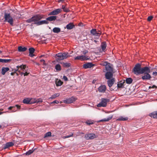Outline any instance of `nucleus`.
<instances>
[{
  "label": "nucleus",
  "mask_w": 157,
  "mask_h": 157,
  "mask_svg": "<svg viewBox=\"0 0 157 157\" xmlns=\"http://www.w3.org/2000/svg\"><path fill=\"white\" fill-rule=\"evenodd\" d=\"M149 116L154 118H157V111L150 113L149 114Z\"/></svg>",
  "instance_id": "28"
},
{
  "label": "nucleus",
  "mask_w": 157,
  "mask_h": 157,
  "mask_svg": "<svg viewBox=\"0 0 157 157\" xmlns=\"http://www.w3.org/2000/svg\"><path fill=\"white\" fill-rule=\"evenodd\" d=\"M67 5L66 4L65 6L62 5V9L63 10V11L65 12H68L70 11L69 8L67 7Z\"/></svg>",
  "instance_id": "30"
},
{
  "label": "nucleus",
  "mask_w": 157,
  "mask_h": 157,
  "mask_svg": "<svg viewBox=\"0 0 157 157\" xmlns=\"http://www.w3.org/2000/svg\"><path fill=\"white\" fill-rule=\"evenodd\" d=\"M40 62H42L43 63V64L44 65H46V64L45 63V61L43 59H41L40 60Z\"/></svg>",
  "instance_id": "48"
},
{
  "label": "nucleus",
  "mask_w": 157,
  "mask_h": 157,
  "mask_svg": "<svg viewBox=\"0 0 157 157\" xmlns=\"http://www.w3.org/2000/svg\"><path fill=\"white\" fill-rule=\"evenodd\" d=\"M26 67V65H22V69H25Z\"/></svg>",
  "instance_id": "55"
},
{
  "label": "nucleus",
  "mask_w": 157,
  "mask_h": 157,
  "mask_svg": "<svg viewBox=\"0 0 157 157\" xmlns=\"http://www.w3.org/2000/svg\"><path fill=\"white\" fill-rule=\"evenodd\" d=\"M90 59V57L86 56H83V55L80 56L76 57L75 58V60H80L82 61L87 60Z\"/></svg>",
  "instance_id": "9"
},
{
  "label": "nucleus",
  "mask_w": 157,
  "mask_h": 157,
  "mask_svg": "<svg viewBox=\"0 0 157 157\" xmlns=\"http://www.w3.org/2000/svg\"><path fill=\"white\" fill-rule=\"evenodd\" d=\"M114 72H106L105 75V78L107 79H110L113 78Z\"/></svg>",
  "instance_id": "11"
},
{
  "label": "nucleus",
  "mask_w": 157,
  "mask_h": 157,
  "mask_svg": "<svg viewBox=\"0 0 157 157\" xmlns=\"http://www.w3.org/2000/svg\"><path fill=\"white\" fill-rule=\"evenodd\" d=\"M90 33L93 36H99L100 33H97L96 29H92L90 31Z\"/></svg>",
  "instance_id": "17"
},
{
  "label": "nucleus",
  "mask_w": 157,
  "mask_h": 157,
  "mask_svg": "<svg viewBox=\"0 0 157 157\" xmlns=\"http://www.w3.org/2000/svg\"><path fill=\"white\" fill-rule=\"evenodd\" d=\"M101 102L98 104L97 106L98 107H106L107 105V103L109 101V99L107 98H102Z\"/></svg>",
  "instance_id": "4"
},
{
  "label": "nucleus",
  "mask_w": 157,
  "mask_h": 157,
  "mask_svg": "<svg viewBox=\"0 0 157 157\" xmlns=\"http://www.w3.org/2000/svg\"><path fill=\"white\" fill-rule=\"evenodd\" d=\"M29 56L30 57H33L34 56V55L33 54V53L35 51V49L33 48H31L29 49Z\"/></svg>",
  "instance_id": "21"
},
{
  "label": "nucleus",
  "mask_w": 157,
  "mask_h": 157,
  "mask_svg": "<svg viewBox=\"0 0 157 157\" xmlns=\"http://www.w3.org/2000/svg\"><path fill=\"white\" fill-rule=\"evenodd\" d=\"M15 111H16V110H15L14 109H13L12 110L13 112H15Z\"/></svg>",
  "instance_id": "62"
},
{
  "label": "nucleus",
  "mask_w": 157,
  "mask_h": 157,
  "mask_svg": "<svg viewBox=\"0 0 157 157\" xmlns=\"http://www.w3.org/2000/svg\"><path fill=\"white\" fill-rule=\"evenodd\" d=\"M73 133L71 132V134L67 136H63V139H65L66 138H68L70 137H72L73 136Z\"/></svg>",
  "instance_id": "42"
},
{
  "label": "nucleus",
  "mask_w": 157,
  "mask_h": 157,
  "mask_svg": "<svg viewBox=\"0 0 157 157\" xmlns=\"http://www.w3.org/2000/svg\"><path fill=\"white\" fill-rule=\"evenodd\" d=\"M26 22L28 23H31L33 22H34L33 21V17L30 19H29L26 20Z\"/></svg>",
  "instance_id": "45"
},
{
  "label": "nucleus",
  "mask_w": 157,
  "mask_h": 157,
  "mask_svg": "<svg viewBox=\"0 0 157 157\" xmlns=\"http://www.w3.org/2000/svg\"><path fill=\"white\" fill-rule=\"evenodd\" d=\"M75 26L74 25L73 23L71 22L69 24H67L66 25V27H65V28H66L68 29H71L75 27Z\"/></svg>",
  "instance_id": "23"
},
{
  "label": "nucleus",
  "mask_w": 157,
  "mask_h": 157,
  "mask_svg": "<svg viewBox=\"0 0 157 157\" xmlns=\"http://www.w3.org/2000/svg\"><path fill=\"white\" fill-rule=\"evenodd\" d=\"M44 56V55H42L41 56H40V57H43Z\"/></svg>",
  "instance_id": "61"
},
{
  "label": "nucleus",
  "mask_w": 157,
  "mask_h": 157,
  "mask_svg": "<svg viewBox=\"0 0 157 157\" xmlns=\"http://www.w3.org/2000/svg\"><path fill=\"white\" fill-rule=\"evenodd\" d=\"M33 100H34V101H33V102H32V103H33V104L35 103H40L43 101L42 99L40 98H39L38 99L35 98L33 99Z\"/></svg>",
  "instance_id": "34"
},
{
  "label": "nucleus",
  "mask_w": 157,
  "mask_h": 157,
  "mask_svg": "<svg viewBox=\"0 0 157 157\" xmlns=\"http://www.w3.org/2000/svg\"><path fill=\"white\" fill-rule=\"evenodd\" d=\"M151 88H156L157 87H156V86L154 85L152 86L151 87Z\"/></svg>",
  "instance_id": "56"
},
{
  "label": "nucleus",
  "mask_w": 157,
  "mask_h": 157,
  "mask_svg": "<svg viewBox=\"0 0 157 157\" xmlns=\"http://www.w3.org/2000/svg\"><path fill=\"white\" fill-rule=\"evenodd\" d=\"M101 47L102 50V51H104L106 47V42H102L101 43Z\"/></svg>",
  "instance_id": "29"
},
{
  "label": "nucleus",
  "mask_w": 157,
  "mask_h": 157,
  "mask_svg": "<svg viewBox=\"0 0 157 157\" xmlns=\"http://www.w3.org/2000/svg\"><path fill=\"white\" fill-rule=\"evenodd\" d=\"M75 98L73 97L64 100V102L67 103H70L73 102L76 100Z\"/></svg>",
  "instance_id": "12"
},
{
  "label": "nucleus",
  "mask_w": 157,
  "mask_h": 157,
  "mask_svg": "<svg viewBox=\"0 0 157 157\" xmlns=\"http://www.w3.org/2000/svg\"><path fill=\"white\" fill-rule=\"evenodd\" d=\"M18 49L19 52H24L27 50V48L25 47H22L21 46H20L18 47Z\"/></svg>",
  "instance_id": "27"
},
{
  "label": "nucleus",
  "mask_w": 157,
  "mask_h": 157,
  "mask_svg": "<svg viewBox=\"0 0 157 157\" xmlns=\"http://www.w3.org/2000/svg\"><path fill=\"white\" fill-rule=\"evenodd\" d=\"M59 103V101H58L55 100V101H54L52 103H56V104H58Z\"/></svg>",
  "instance_id": "54"
},
{
  "label": "nucleus",
  "mask_w": 157,
  "mask_h": 157,
  "mask_svg": "<svg viewBox=\"0 0 157 157\" xmlns=\"http://www.w3.org/2000/svg\"><path fill=\"white\" fill-rule=\"evenodd\" d=\"M149 67V71H146L144 73V75L142 77V79L143 80H149L151 78V75L149 74L151 72V71Z\"/></svg>",
  "instance_id": "5"
},
{
  "label": "nucleus",
  "mask_w": 157,
  "mask_h": 157,
  "mask_svg": "<svg viewBox=\"0 0 157 157\" xmlns=\"http://www.w3.org/2000/svg\"><path fill=\"white\" fill-rule=\"evenodd\" d=\"M94 66V65L91 63H87L83 65V67L85 69H87L88 68H90Z\"/></svg>",
  "instance_id": "13"
},
{
  "label": "nucleus",
  "mask_w": 157,
  "mask_h": 157,
  "mask_svg": "<svg viewBox=\"0 0 157 157\" xmlns=\"http://www.w3.org/2000/svg\"><path fill=\"white\" fill-rule=\"evenodd\" d=\"M85 123L88 125H90L94 124L93 121L91 120H88L85 122Z\"/></svg>",
  "instance_id": "40"
},
{
  "label": "nucleus",
  "mask_w": 157,
  "mask_h": 157,
  "mask_svg": "<svg viewBox=\"0 0 157 157\" xmlns=\"http://www.w3.org/2000/svg\"><path fill=\"white\" fill-rule=\"evenodd\" d=\"M64 0H59V2H63L64 1Z\"/></svg>",
  "instance_id": "58"
},
{
  "label": "nucleus",
  "mask_w": 157,
  "mask_h": 157,
  "mask_svg": "<svg viewBox=\"0 0 157 157\" xmlns=\"http://www.w3.org/2000/svg\"><path fill=\"white\" fill-rule=\"evenodd\" d=\"M33 21L35 22L39 21L43 18V17L39 14H37L33 17Z\"/></svg>",
  "instance_id": "10"
},
{
  "label": "nucleus",
  "mask_w": 157,
  "mask_h": 157,
  "mask_svg": "<svg viewBox=\"0 0 157 157\" xmlns=\"http://www.w3.org/2000/svg\"><path fill=\"white\" fill-rule=\"evenodd\" d=\"M110 63H108L107 62H103L102 64V65L103 66H105V67L107 66V65H109V64Z\"/></svg>",
  "instance_id": "46"
},
{
  "label": "nucleus",
  "mask_w": 157,
  "mask_h": 157,
  "mask_svg": "<svg viewBox=\"0 0 157 157\" xmlns=\"http://www.w3.org/2000/svg\"><path fill=\"white\" fill-rule=\"evenodd\" d=\"M62 11V10L61 9H58L55 10L51 12L48 14V15H55L59 14Z\"/></svg>",
  "instance_id": "7"
},
{
  "label": "nucleus",
  "mask_w": 157,
  "mask_h": 157,
  "mask_svg": "<svg viewBox=\"0 0 157 157\" xmlns=\"http://www.w3.org/2000/svg\"><path fill=\"white\" fill-rule=\"evenodd\" d=\"M153 18V17L152 16H151L148 17L147 20L148 21H151Z\"/></svg>",
  "instance_id": "47"
},
{
  "label": "nucleus",
  "mask_w": 157,
  "mask_h": 157,
  "mask_svg": "<svg viewBox=\"0 0 157 157\" xmlns=\"http://www.w3.org/2000/svg\"><path fill=\"white\" fill-rule=\"evenodd\" d=\"M107 81L108 85L109 87H111L115 81V79L114 78H113L111 79H108Z\"/></svg>",
  "instance_id": "14"
},
{
  "label": "nucleus",
  "mask_w": 157,
  "mask_h": 157,
  "mask_svg": "<svg viewBox=\"0 0 157 157\" xmlns=\"http://www.w3.org/2000/svg\"><path fill=\"white\" fill-rule=\"evenodd\" d=\"M14 144L12 142H8L6 143L4 145V148L6 149L7 148L10 147H12L14 145Z\"/></svg>",
  "instance_id": "22"
},
{
  "label": "nucleus",
  "mask_w": 157,
  "mask_h": 157,
  "mask_svg": "<svg viewBox=\"0 0 157 157\" xmlns=\"http://www.w3.org/2000/svg\"><path fill=\"white\" fill-rule=\"evenodd\" d=\"M24 73L22 72L21 73V75H24Z\"/></svg>",
  "instance_id": "60"
},
{
  "label": "nucleus",
  "mask_w": 157,
  "mask_h": 157,
  "mask_svg": "<svg viewBox=\"0 0 157 157\" xmlns=\"http://www.w3.org/2000/svg\"><path fill=\"white\" fill-rule=\"evenodd\" d=\"M125 83L124 80V81H120L119 82H118L117 84V87L118 88H123L124 87V84Z\"/></svg>",
  "instance_id": "18"
},
{
  "label": "nucleus",
  "mask_w": 157,
  "mask_h": 157,
  "mask_svg": "<svg viewBox=\"0 0 157 157\" xmlns=\"http://www.w3.org/2000/svg\"><path fill=\"white\" fill-rule=\"evenodd\" d=\"M29 73H28L27 72H26L25 73H24V76H27L29 75Z\"/></svg>",
  "instance_id": "52"
},
{
  "label": "nucleus",
  "mask_w": 157,
  "mask_h": 157,
  "mask_svg": "<svg viewBox=\"0 0 157 157\" xmlns=\"http://www.w3.org/2000/svg\"><path fill=\"white\" fill-rule=\"evenodd\" d=\"M71 56L67 52L59 53L56 55L55 57L57 60H61Z\"/></svg>",
  "instance_id": "2"
},
{
  "label": "nucleus",
  "mask_w": 157,
  "mask_h": 157,
  "mask_svg": "<svg viewBox=\"0 0 157 157\" xmlns=\"http://www.w3.org/2000/svg\"><path fill=\"white\" fill-rule=\"evenodd\" d=\"M2 112H0V115L2 114Z\"/></svg>",
  "instance_id": "64"
},
{
  "label": "nucleus",
  "mask_w": 157,
  "mask_h": 157,
  "mask_svg": "<svg viewBox=\"0 0 157 157\" xmlns=\"http://www.w3.org/2000/svg\"><path fill=\"white\" fill-rule=\"evenodd\" d=\"M60 95L59 93H56L52 95L50 98L49 99H55L56 98L59 97Z\"/></svg>",
  "instance_id": "36"
},
{
  "label": "nucleus",
  "mask_w": 157,
  "mask_h": 157,
  "mask_svg": "<svg viewBox=\"0 0 157 157\" xmlns=\"http://www.w3.org/2000/svg\"><path fill=\"white\" fill-rule=\"evenodd\" d=\"M113 117V116L111 115L109 116L107 118H105L97 121L98 123H99L101 122H107L109 121Z\"/></svg>",
  "instance_id": "19"
},
{
  "label": "nucleus",
  "mask_w": 157,
  "mask_h": 157,
  "mask_svg": "<svg viewBox=\"0 0 157 157\" xmlns=\"http://www.w3.org/2000/svg\"><path fill=\"white\" fill-rule=\"evenodd\" d=\"M15 106H16L17 108L18 109H20V106L18 105H15ZM15 108V106H10L8 108V109L9 110H11Z\"/></svg>",
  "instance_id": "38"
},
{
  "label": "nucleus",
  "mask_w": 157,
  "mask_h": 157,
  "mask_svg": "<svg viewBox=\"0 0 157 157\" xmlns=\"http://www.w3.org/2000/svg\"><path fill=\"white\" fill-rule=\"evenodd\" d=\"M106 89V86L105 85H102L100 86L98 88V90L101 93H104Z\"/></svg>",
  "instance_id": "16"
},
{
  "label": "nucleus",
  "mask_w": 157,
  "mask_h": 157,
  "mask_svg": "<svg viewBox=\"0 0 157 157\" xmlns=\"http://www.w3.org/2000/svg\"><path fill=\"white\" fill-rule=\"evenodd\" d=\"M149 71V67H145L142 68L141 64L139 63L136 64L132 70V71L133 73L137 75L143 74L145 72Z\"/></svg>",
  "instance_id": "1"
},
{
  "label": "nucleus",
  "mask_w": 157,
  "mask_h": 157,
  "mask_svg": "<svg viewBox=\"0 0 157 157\" xmlns=\"http://www.w3.org/2000/svg\"><path fill=\"white\" fill-rule=\"evenodd\" d=\"M31 99H32V100H31V101H34V100H33L34 98H30Z\"/></svg>",
  "instance_id": "59"
},
{
  "label": "nucleus",
  "mask_w": 157,
  "mask_h": 157,
  "mask_svg": "<svg viewBox=\"0 0 157 157\" xmlns=\"http://www.w3.org/2000/svg\"><path fill=\"white\" fill-rule=\"evenodd\" d=\"M125 81L127 84H130L132 82L133 79L131 78H127Z\"/></svg>",
  "instance_id": "35"
},
{
  "label": "nucleus",
  "mask_w": 157,
  "mask_h": 157,
  "mask_svg": "<svg viewBox=\"0 0 157 157\" xmlns=\"http://www.w3.org/2000/svg\"><path fill=\"white\" fill-rule=\"evenodd\" d=\"M152 75L154 76L157 75V71H153L152 73Z\"/></svg>",
  "instance_id": "49"
},
{
  "label": "nucleus",
  "mask_w": 157,
  "mask_h": 157,
  "mask_svg": "<svg viewBox=\"0 0 157 157\" xmlns=\"http://www.w3.org/2000/svg\"><path fill=\"white\" fill-rule=\"evenodd\" d=\"M16 73V75H17V76H18V74H17V73H16H16Z\"/></svg>",
  "instance_id": "63"
},
{
  "label": "nucleus",
  "mask_w": 157,
  "mask_h": 157,
  "mask_svg": "<svg viewBox=\"0 0 157 157\" xmlns=\"http://www.w3.org/2000/svg\"><path fill=\"white\" fill-rule=\"evenodd\" d=\"M17 71V70H15V71L14 72H12L11 73L10 75H13L14 74L16 73V72Z\"/></svg>",
  "instance_id": "51"
},
{
  "label": "nucleus",
  "mask_w": 157,
  "mask_h": 157,
  "mask_svg": "<svg viewBox=\"0 0 157 157\" xmlns=\"http://www.w3.org/2000/svg\"><path fill=\"white\" fill-rule=\"evenodd\" d=\"M55 82L56 86H61L63 83V82H62L60 79H59L58 78L56 79Z\"/></svg>",
  "instance_id": "24"
},
{
  "label": "nucleus",
  "mask_w": 157,
  "mask_h": 157,
  "mask_svg": "<svg viewBox=\"0 0 157 157\" xmlns=\"http://www.w3.org/2000/svg\"><path fill=\"white\" fill-rule=\"evenodd\" d=\"M57 18V16H50L46 18L47 21H55Z\"/></svg>",
  "instance_id": "25"
},
{
  "label": "nucleus",
  "mask_w": 157,
  "mask_h": 157,
  "mask_svg": "<svg viewBox=\"0 0 157 157\" xmlns=\"http://www.w3.org/2000/svg\"><path fill=\"white\" fill-rule=\"evenodd\" d=\"M34 150L35 149H34L33 148L32 149L26 152L25 153V154L26 155H30L32 153Z\"/></svg>",
  "instance_id": "37"
},
{
  "label": "nucleus",
  "mask_w": 157,
  "mask_h": 157,
  "mask_svg": "<svg viewBox=\"0 0 157 157\" xmlns=\"http://www.w3.org/2000/svg\"><path fill=\"white\" fill-rule=\"evenodd\" d=\"M128 119V118L127 117H124L123 116H120L117 119V121H125L127 120Z\"/></svg>",
  "instance_id": "31"
},
{
  "label": "nucleus",
  "mask_w": 157,
  "mask_h": 157,
  "mask_svg": "<svg viewBox=\"0 0 157 157\" xmlns=\"http://www.w3.org/2000/svg\"><path fill=\"white\" fill-rule=\"evenodd\" d=\"M104 72H114L113 71V68L111 66V65L110 63H109V65H107L105 67V70H103Z\"/></svg>",
  "instance_id": "8"
},
{
  "label": "nucleus",
  "mask_w": 157,
  "mask_h": 157,
  "mask_svg": "<svg viewBox=\"0 0 157 157\" xmlns=\"http://www.w3.org/2000/svg\"><path fill=\"white\" fill-rule=\"evenodd\" d=\"M88 51L87 50H85V51H83L82 52L83 54L84 55H85L86 54L88 53Z\"/></svg>",
  "instance_id": "53"
},
{
  "label": "nucleus",
  "mask_w": 157,
  "mask_h": 157,
  "mask_svg": "<svg viewBox=\"0 0 157 157\" xmlns=\"http://www.w3.org/2000/svg\"><path fill=\"white\" fill-rule=\"evenodd\" d=\"M97 33H100V35H101V32L100 30H98L97 31Z\"/></svg>",
  "instance_id": "57"
},
{
  "label": "nucleus",
  "mask_w": 157,
  "mask_h": 157,
  "mask_svg": "<svg viewBox=\"0 0 157 157\" xmlns=\"http://www.w3.org/2000/svg\"><path fill=\"white\" fill-rule=\"evenodd\" d=\"M4 22H8L12 26L13 25L14 20L11 16L10 13H4Z\"/></svg>",
  "instance_id": "3"
},
{
  "label": "nucleus",
  "mask_w": 157,
  "mask_h": 157,
  "mask_svg": "<svg viewBox=\"0 0 157 157\" xmlns=\"http://www.w3.org/2000/svg\"><path fill=\"white\" fill-rule=\"evenodd\" d=\"M63 78L64 79V80L65 81H67L68 80V78L67 77L65 76H63Z\"/></svg>",
  "instance_id": "50"
},
{
  "label": "nucleus",
  "mask_w": 157,
  "mask_h": 157,
  "mask_svg": "<svg viewBox=\"0 0 157 157\" xmlns=\"http://www.w3.org/2000/svg\"><path fill=\"white\" fill-rule=\"evenodd\" d=\"M55 69L57 71H60L61 70L60 65L59 64H56L55 66Z\"/></svg>",
  "instance_id": "39"
},
{
  "label": "nucleus",
  "mask_w": 157,
  "mask_h": 157,
  "mask_svg": "<svg viewBox=\"0 0 157 157\" xmlns=\"http://www.w3.org/2000/svg\"><path fill=\"white\" fill-rule=\"evenodd\" d=\"M12 61L11 59H0V62L2 63H7Z\"/></svg>",
  "instance_id": "32"
},
{
  "label": "nucleus",
  "mask_w": 157,
  "mask_h": 157,
  "mask_svg": "<svg viewBox=\"0 0 157 157\" xmlns=\"http://www.w3.org/2000/svg\"><path fill=\"white\" fill-rule=\"evenodd\" d=\"M49 23V22L46 20H42L39 21L34 23L37 25H41L43 24H47Z\"/></svg>",
  "instance_id": "15"
},
{
  "label": "nucleus",
  "mask_w": 157,
  "mask_h": 157,
  "mask_svg": "<svg viewBox=\"0 0 157 157\" xmlns=\"http://www.w3.org/2000/svg\"><path fill=\"white\" fill-rule=\"evenodd\" d=\"M22 65H21L20 66H18L17 67V69L16 70H17V71H18L19 72H20V70H19V69H20V70H22Z\"/></svg>",
  "instance_id": "44"
},
{
  "label": "nucleus",
  "mask_w": 157,
  "mask_h": 157,
  "mask_svg": "<svg viewBox=\"0 0 157 157\" xmlns=\"http://www.w3.org/2000/svg\"><path fill=\"white\" fill-rule=\"evenodd\" d=\"M10 69L9 67H3L2 69L1 73L2 75H4Z\"/></svg>",
  "instance_id": "26"
},
{
  "label": "nucleus",
  "mask_w": 157,
  "mask_h": 157,
  "mask_svg": "<svg viewBox=\"0 0 157 157\" xmlns=\"http://www.w3.org/2000/svg\"><path fill=\"white\" fill-rule=\"evenodd\" d=\"M51 136V133L50 132H47L44 135V137L45 138L48 137H50Z\"/></svg>",
  "instance_id": "41"
},
{
  "label": "nucleus",
  "mask_w": 157,
  "mask_h": 157,
  "mask_svg": "<svg viewBox=\"0 0 157 157\" xmlns=\"http://www.w3.org/2000/svg\"><path fill=\"white\" fill-rule=\"evenodd\" d=\"M53 32L55 33H58L61 31L60 29L58 27H55L52 30Z\"/></svg>",
  "instance_id": "33"
},
{
  "label": "nucleus",
  "mask_w": 157,
  "mask_h": 157,
  "mask_svg": "<svg viewBox=\"0 0 157 157\" xmlns=\"http://www.w3.org/2000/svg\"><path fill=\"white\" fill-rule=\"evenodd\" d=\"M85 137L86 140H88L96 138L97 136L94 133H88L86 134Z\"/></svg>",
  "instance_id": "6"
},
{
  "label": "nucleus",
  "mask_w": 157,
  "mask_h": 157,
  "mask_svg": "<svg viewBox=\"0 0 157 157\" xmlns=\"http://www.w3.org/2000/svg\"><path fill=\"white\" fill-rule=\"evenodd\" d=\"M71 64L69 63H63V67H68L70 66Z\"/></svg>",
  "instance_id": "43"
},
{
  "label": "nucleus",
  "mask_w": 157,
  "mask_h": 157,
  "mask_svg": "<svg viewBox=\"0 0 157 157\" xmlns=\"http://www.w3.org/2000/svg\"><path fill=\"white\" fill-rule=\"evenodd\" d=\"M32 99H31L29 98H27L25 99H24L23 101V102L25 104H33V103H32V102H33V101H31Z\"/></svg>",
  "instance_id": "20"
}]
</instances>
